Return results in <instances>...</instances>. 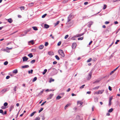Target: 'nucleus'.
<instances>
[{"label": "nucleus", "instance_id": "nucleus-2", "mask_svg": "<svg viewBox=\"0 0 120 120\" xmlns=\"http://www.w3.org/2000/svg\"><path fill=\"white\" fill-rule=\"evenodd\" d=\"M8 90V88H4L0 92L2 94H3Z\"/></svg>", "mask_w": 120, "mask_h": 120}, {"label": "nucleus", "instance_id": "nucleus-20", "mask_svg": "<svg viewBox=\"0 0 120 120\" xmlns=\"http://www.w3.org/2000/svg\"><path fill=\"white\" fill-rule=\"evenodd\" d=\"M3 51H6L7 52H10V51L9 49H4L3 50Z\"/></svg>", "mask_w": 120, "mask_h": 120}, {"label": "nucleus", "instance_id": "nucleus-56", "mask_svg": "<svg viewBox=\"0 0 120 120\" xmlns=\"http://www.w3.org/2000/svg\"><path fill=\"white\" fill-rule=\"evenodd\" d=\"M27 32L26 30L24 32V34L23 35V36L25 35H26L27 34Z\"/></svg>", "mask_w": 120, "mask_h": 120}, {"label": "nucleus", "instance_id": "nucleus-59", "mask_svg": "<svg viewBox=\"0 0 120 120\" xmlns=\"http://www.w3.org/2000/svg\"><path fill=\"white\" fill-rule=\"evenodd\" d=\"M46 101H45V102H43L41 105V106H42L43 105H44L45 104L46 102Z\"/></svg>", "mask_w": 120, "mask_h": 120}, {"label": "nucleus", "instance_id": "nucleus-58", "mask_svg": "<svg viewBox=\"0 0 120 120\" xmlns=\"http://www.w3.org/2000/svg\"><path fill=\"white\" fill-rule=\"evenodd\" d=\"M3 110L1 109H0V113H2V114H3Z\"/></svg>", "mask_w": 120, "mask_h": 120}, {"label": "nucleus", "instance_id": "nucleus-60", "mask_svg": "<svg viewBox=\"0 0 120 120\" xmlns=\"http://www.w3.org/2000/svg\"><path fill=\"white\" fill-rule=\"evenodd\" d=\"M120 41V40H117L116 41L115 43V44H117L118 43V42H119Z\"/></svg>", "mask_w": 120, "mask_h": 120}, {"label": "nucleus", "instance_id": "nucleus-4", "mask_svg": "<svg viewBox=\"0 0 120 120\" xmlns=\"http://www.w3.org/2000/svg\"><path fill=\"white\" fill-rule=\"evenodd\" d=\"M93 23V22L92 21H90L88 23L87 26L89 27H90L91 25H92Z\"/></svg>", "mask_w": 120, "mask_h": 120}, {"label": "nucleus", "instance_id": "nucleus-61", "mask_svg": "<svg viewBox=\"0 0 120 120\" xmlns=\"http://www.w3.org/2000/svg\"><path fill=\"white\" fill-rule=\"evenodd\" d=\"M68 37V35H66L64 37V38L65 39H67Z\"/></svg>", "mask_w": 120, "mask_h": 120}, {"label": "nucleus", "instance_id": "nucleus-55", "mask_svg": "<svg viewBox=\"0 0 120 120\" xmlns=\"http://www.w3.org/2000/svg\"><path fill=\"white\" fill-rule=\"evenodd\" d=\"M31 28H29L27 30H26V31L27 32H29L31 30Z\"/></svg>", "mask_w": 120, "mask_h": 120}, {"label": "nucleus", "instance_id": "nucleus-37", "mask_svg": "<svg viewBox=\"0 0 120 120\" xmlns=\"http://www.w3.org/2000/svg\"><path fill=\"white\" fill-rule=\"evenodd\" d=\"M111 30V28L110 27H109L107 29V31L109 32V31H110Z\"/></svg>", "mask_w": 120, "mask_h": 120}, {"label": "nucleus", "instance_id": "nucleus-22", "mask_svg": "<svg viewBox=\"0 0 120 120\" xmlns=\"http://www.w3.org/2000/svg\"><path fill=\"white\" fill-rule=\"evenodd\" d=\"M33 71V70L32 69H31L30 71H29L28 72L29 74H32Z\"/></svg>", "mask_w": 120, "mask_h": 120}, {"label": "nucleus", "instance_id": "nucleus-29", "mask_svg": "<svg viewBox=\"0 0 120 120\" xmlns=\"http://www.w3.org/2000/svg\"><path fill=\"white\" fill-rule=\"evenodd\" d=\"M37 79V78L36 77H35L32 80V81L33 82H34Z\"/></svg>", "mask_w": 120, "mask_h": 120}, {"label": "nucleus", "instance_id": "nucleus-53", "mask_svg": "<svg viewBox=\"0 0 120 120\" xmlns=\"http://www.w3.org/2000/svg\"><path fill=\"white\" fill-rule=\"evenodd\" d=\"M85 85H82V86H80V89H82V88H84V87L85 86Z\"/></svg>", "mask_w": 120, "mask_h": 120}, {"label": "nucleus", "instance_id": "nucleus-26", "mask_svg": "<svg viewBox=\"0 0 120 120\" xmlns=\"http://www.w3.org/2000/svg\"><path fill=\"white\" fill-rule=\"evenodd\" d=\"M47 71V69H45L44 70V71L43 72V73H42V74L43 75H44L46 73V72Z\"/></svg>", "mask_w": 120, "mask_h": 120}, {"label": "nucleus", "instance_id": "nucleus-15", "mask_svg": "<svg viewBox=\"0 0 120 120\" xmlns=\"http://www.w3.org/2000/svg\"><path fill=\"white\" fill-rule=\"evenodd\" d=\"M28 56L30 58H32L33 56V55L32 53H30V54H29L28 55Z\"/></svg>", "mask_w": 120, "mask_h": 120}, {"label": "nucleus", "instance_id": "nucleus-32", "mask_svg": "<svg viewBox=\"0 0 120 120\" xmlns=\"http://www.w3.org/2000/svg\"><path fill=\"white\" fill-rule=\"evenodd\" d=\"M56 59L58 60H60V59L59 57L57 55H56L55 56Z\"/></svg>", "mask_w": 120, "mask_h": 120}, {"label": "nucleus", "instance_id": "nucleus-41", "mask_svg": "<svg viewBox=\"0 0 120 120\" xmlns=\"http://www.w3.org/2000/svg\"><path fill=\"white\" fill-rule=\"evenodd\" d=\"M99 80H96L93 82V84H95L97 83H98L99 82Z\"/></svg>", "mask_w": 120, "mask_h": 120}, {"label": "nucleus", "instance_id": "nucleus-54", "mask_svg": "<svg viewBox=\"0 0 120 120\" xmlns=\"http://www.w3.org/2000/svg\"><path fill=\"white\" fill-rule=\"evenodd\" d=\"M60 99V96H58L56 98V99Z\"/></svg>", "mask_w": 120, "mask_h": 120}, {"label": "nucleus", "instance_id": "nucleus-24", "mask_svg": "<svg viewBox=\"0 0 120 120\" xmlns=\"http://www.w3.org/2000/svg\"><path fill=\"white\" fill-rule=\"evenodd\" d=\"M84 34V33H82L80 34H77V37H79L81 36Z\"/></svg>", "mask_w": 120, "mask_h": 120}, {"label": "nucleus", "instance_id": "nucleus-14", "mask_svg": "<svg viewBox=\"0 0 120 120\" xmlns=\"http://www.w3.org/2000/svg\"><path fill=\"white\" fill-rule=\"evenodd\" d=\"M8 22L11 23L12 22L13 20L11 18H10L8 19Z\"/></svg>", "mask_w": 120, "mask_h": 120}, {"label": "nucleus", "instance_id": "nucleus-51", "mask_svg": "<svg viewBox=\"0 0 120 120\" xmlns=\"http://www.w3.org/2000/svg\"><path fill=\"white\" fill-rule=\"evenodd\" d=\"M64 94V93H62L60 94V98L63 96Z\"/></svg>", "mask_w": 120, "mask_h": 120}, {"label": "nucleus", "instance_id": "nucleus-23", "mask_svg": "<svg viewBox=\"0 0 120 120\" xmlns=\"http://www.w3.org/2000/svg\"><path fill=\"white\" fill-rule=\"evenodd\" d=\"M29 43H30L32 44V45H33L34 44V40H31L29 42Z\"/></svg>", "mask_w": 120, "mask_h": 120}, {"label": "nucleus", "instance_id": "nucleus-17", "mask_svg": "<svg viewBox=\"0 0 120 120\" xmlns=\"http://www.w3.org/2000/svg\"><path fill=\"white\" fill-rule=\"evenodd\" d=\"M32 28H33L34 30H38V29L37 27L36 26H33Z\"/></svg>", "mask_w": 120, "mask_h": 120}, {"label": "nucleus", "instance_id": "nucleus-27", "mask_svg": "<svg viewBox=\"0 0 120 120\" xmlns=\"http://www.w3.org/2000/svg\"><path fill=\"white\" fill-rule=\"evenodd\" d=\"M78 104H80V105H81L83 103L82 102H80V101H78L77 102Z\"/></svg>", "mask_w": 120, "mask_h": 120}, {"label": "nucleus", "instance_id": "nucleus-44", "mask_svg": "<svg viewBox=\"0 0 120 120\" xmlns=\"http://www.w3.org/2000/svg\"><path fill=\"white\" fill-rule=\"evenodd\" d=\"M47 14H44V15H42V18H45L46 16L47 15Z\"/></svg>", "mask_w": 120, "mask_h": 120}, {"label": "nucleus", "instance_id": "nucleus-33", "mask_svg": "<svg viewBox=\"0 0 120 120\" xmlns=\"http://www.w3.org/2000/svg\"><path fill=\"white\" fill-rule=\"evenodd\" d=\"M19 8H20L21 10H22V9L24 10L25 8L24 7H19Z\"/></svg>", "mask_w": 120, "mask_h": 120}, {"label": "nucleus", "instance_id": "nucleus-62", "mask_svg": "<svg viewBox=\"0 0 120 120\" xmlns=\"http://www.w3.org/2000/svg\"><path fill=\"white\" fill-rule=\"evenodd\" d=\"M10 78V76L9 75H8L6 77V79H8Z\"/></svg>", "mask_w": 120, "mask_h": 120}, {"label": "nucleus", "instance_id": "nucleus-13", "mask_svg": "<svg viewBox=\"0 0 120 120\" xmlns=\"http://www.w3.org/2000/svg\"><path fill=\"white\" fill-rule=\"evenodd\" d=\"M29 67V66L28 65H26L24 66H22V67L23 68H28Z\"/></svg>", "mask_w": 120, "mask_h": 120}, {"label": "nucleus", "instance_id": "nucleus-35", "mask_svg": "<svg viewBox=\"0 0 120 120\" xmlns=\"http://www.w3.org/2000/svg\"><path fill=\"white\" fill-rule=\"evenodd\" d=\"M60 22L59 21H57L56 23H55L54 24V26H56Z\"/></svg>", "mask_w": 120, "mask_h": 120}, {"label": "nucleus", "instance_id": "nucleus-19", "mask_svg": "<svg viewBox=\"0 0 120 120\" xmlns=\"http://www.w3.org/2000/svg\"><path fill=\"white\" fill-rule=\"evenodd\" d=\"M44 47V45H40L39 46V49H42Z\"/></svg>", "mask_w": 120, "mask_h": 120}, {"label": "nucleus", "instance_id": "nucleus-16", "mask_svg": "<svg viewBox=\"0 0 120 120\" xmlns=\"http://www.w3.org/2000/svg\"><path fill=\"white\" fill-rule=\"evenodd\" d=\"M98 98L97 97H96L94 98V101L96 102L97 103L98 102Z\"/></svg>", "mask_w": 120, "mask_h": 120}, {"label": "nucleus", "instance_id": "nucleus-45", "mask_svg": "<svg viewBox=\"0 0 120 120\" xmlns=\"http://www.w3.org/2000/svg\"><path fill=\"white\" fill-rule=\"evenodd\" d=\"M8 105V103L7 102H5L4 104V106L5 107L6 106H7Z\"/></svg>", "mask_w": 120, "mask_h": 120}, {"label": "nucleus", "instance_id": "nucleus-38", "mask_svg": "<svg viewBox=\"0 0 120 120\" xmlns=\"http://www.w3.org/2000/svg\"><path fill=\"white\" fill-rule=\"evenodd\" d=\"M113 109L112 108H111L109 110L108 112H111L113 111Z\"/></svg>", "mask_w": 120, "mask_h": 120}, {"label": "nucleus", "instance_id": "nucleus-63", "mask_svg": "<svg viewBox=\"0 0 120 120\" xmlns=\"http://www.w3.org/2000/svg\"><path fill=\"white\" fill-rule=\"evenodd\" d=\"M95 94H100L98 92V91L96 92L95 93Z\"/></svg>", "mask_w": 120, "mask_h": 120}, {"label": "nucleus", "instance_id": "nucleus-52", "mask_svg": "<svg viewBox=\"0 0 120 120\" xmlns=\"http://www.w3.org/2000/svg\"><path fill=\"white\" fill-rule=\"evenodd\" d=\"M112 97H110L109 100V102H111L112 100Z\"/></svg>", "mask_w": 120, "mask_h": 120}, {"label": "nucleus", "instance_id": "nucleus-30", "mask_svg": "<svg viewBox=\"0 0 120 120\" xmlns=\"http://www.w3.org/2000/svg\"><path fill=\"white\" fill-rule=\"evenodd\" d=\"M35 62V60H32L31 61L30 63H31L32 64H33Z\"/></svg>", "mask_w": 120, "mask_h": 120}, {"label": "nucleus", "instance_id": "nucleus-43", "mask_svg": "<svg viewBox=\"0 0 120 120\" xmlns=\"http://www.w3.org/2000/svg\"><path fill=\"white\" fill-rule=\"evenodd\" d=\"M106 7H107L106 5V4H104V7H103V9H105L106 8Z\"/></svg>", "mask_w": 120, "mask_h": 120}, {"label": "nucleus", "instance_id": "nucleus-7", "mask_svg": "<svg viewBox=\"0 0 120 120\" xmlns=\"http://www.w3.org/2000/svg\"><path fill=\"white\" fill-rule=\"evenodd\" d=\"M23 61V62L27 61L28 59V58L26 56H24L22 58Z\"/></svg>", "mask_w": 120, "mask_h": 120}, {"label": "nucleus", "instance_id": "nucleus-9", "mask_svg": "<svg viewBox=\"0 0 120 120\" xmlns=\"http://www.w3.org/2000/svg\"><path fill=\"white\" fill-rule=\"evenodd\" d=\"M14 105H11L10 107V109L9 110L10 112H11L12 110L14 108Z\"/></svg>", "mask_w": 120, "mask_h": 120}, {"label": "nucleus", "instance_id": "nucleus-57", "mask_svg": "<svg viewBox=\"0 0 120 120\" xmlns=\"http://www.w3.org/2000/svg\"><path fill=\"white\" fill-rule=\"evenodd\" d=\"M7 114V111H6L4 112L2 114L3 115H4L6 114Z\"/></svg>", "mask_w": 120, "mask_h": 120}, {"label": "nucleus", "instance_id": "nucleus-49", "mask_svg": "<svg viewBox=\"0 0 120 120\" xmlns=\"http://www.w3.org/2000/svg\"><path fill=\"white\" fill-rule=\"evenodd\" d=\"M68 1V0H64L62 2V3H65Z\"/></svg>", "mask_w": 120, "mask_h": 120}, {"label": "nucleus", "instance_id": "nucleus-31", "mask_svg": "<svg viewBox=\"0 0 120 120\" xmlns=\"http://www.w3.org/2000/svg\"><path fill=\"white\" fill-rule=\"evenodd\" d=\"M44 91V90H42V91H41L39 94H38V95H41L42 93H43V92Z\"/></svg>", "mask_w": 120, "mask_h": 120}, {"label": "nucleus", "instance_id": "nucleus-40", "mask_svg": "<svg viewBox=\"0 0 120 120\" xmlns=\"http://www.w3.org/2000/svg\"><path fill=\"white\" fill-rule=\"evenodd\" d=\"M54 80L53 79H52V78H50V80H49V82H51L52 81H54Z\"/></svg>", "mask_w": 120, "mask_h": 120}, {"label": "nucleus", "instance_id": "nucleus-8", "mask_svg": "<svg viewBox=\"0 0 120 120\" xmlns=\"http://www.w3.org/2000/svg\"><path fill=\"white\" fill-rule=\"evenodd\" d=\"M76 44L75 43H74L72 44V49H74L76 47Z\"/></svg>", "mask_w": 120, "mask_h": 120}, {"label": "nucleus", "instance_id": "nucleus-1", "mask_svg": "<svg viewBox=\"0 0 120 120\" xmlns=\"http://www.w3.org/2000/svg\"><path fill=\"white\" fill-rule=\"evenodd\" d=\"M74 15L71 14H70L68 17L67 23L68 25H68V27L71 26L73 24V21H71L70 23H69V22L72 19Z\"/></svg>", "mask_w": 120, "mask_h": 120}, {"label": "nucleus", "instance_id": "nucleus-11", "mask_svg": "<svg viewBox=\"0 0 120 120\" xmlns=\"http://www.w3.org/2000/svg\"><path fill=\"white\" fill-rule=\"evenodd\" d=\"M71 105V104L70 103H69L67 104L66 105L65 107H64V109L65 110H66L67 108L69 106Z\"/></svg>", "mask_w": 120, "mask_h": 120}, {"label": "nucleus", "instance_id": "nucleus-34", "mask_svg": "<svg viewBox=\"0 0 120 120\" xmlns=\"http://www.w3.org/2000/svg\"><path fill=\"white\" fill-rule=\"evenodd\" d=\"M92 60V59L91 58H89L87 60V63L89 62H90Z\"/></svg>", "mask_w": 120, "mask_h": 120}, {"label": "nucleus", "instance_id": "nucleus-50", "mask_svg": "<svg viewBox=\"0 0 120 120\" xmlns=\"http://www.w3.org/2000/svg\"><path fill=\"white\" fill-rule=\"evenodd\" d=\"M40 118L38 117H37L34 120H40Z\"/></svg>", "mask_w": 120, "mask_h": 120}, {"label": "nucleus", "instance_id": "nucleus-36", "mask_svg": "<svg viewBox=\"0 0 120 120\" xmlns=\"http://www.w3.org/2000/svg\"><path fill=\"white\" fill-rule=\"evenodd\" d=\"M99 86H97L95 87H94L93 88V90H96V89H97L99 88Z\"/></svg>", "mask_w": 120, "mask_h": 120}, {"label": "nucleus", "instance_id": "nucleus-42", "mask_svg": "<svg viewBox=\"0 0 120 120\" xmlns=\"http://www.w3.org/2000/svg\"><path fill=\"white\" fill-rule=\"evenodd\" d=\"M17 86H15L14 87L13 90L14 91H16V88H17Z\"/></svg>", "mask_w": 120, "mask_h": 120}, {"label": "nucleus", "instance_id": "nucleus-12", "mask_svg": "<svg viewBox=\"0 0 120 120\" xmlns=\"http://www.w3.org/2000/svg\"><path fill=\"white\" fill-rule=\"evenodd\" d=\"M44 26L45 28L46 29H48L49 27V26L46 24H45Z\"/></svg>", "mask_w": 120, "mask_h": 120}, {"label": "nucleus", "instance_id": "nucleus-47", "mask_svg": "<svg viewBox=\"0 0 120 120\" xmlns=\"http://www.w3.org/2000/svg\"><path fill=\"white\" fill-rule=\"evenodd\" d=\"M83 39V37H82L81 38H78V40H82Z\"/></svg>", "mask_w": 120, "mask_h": 120}, {"label": "nucleus", "instance_id": "nucleus-25", "mask_svg": "<svg viewBox=\"0 0 120 120\" xmlns=\"http://www.w3.org/2000/svg\"><path fill=\"white\" fill-rule=\"evenodd\" d=\"M36 113V111H34L30 115V116L31 117L33 116Z\"/></svg>", "mask_w": 120, "mask_h": 120}, {"label": "nucleus", "instance_id": "nucleus-39", "mask_svg": "<svg viewBox=\"0 0 120 120\" xmlns=\"http://www.w3.org/2000/svg\"><path fill=\"white\" fill-rule=\"evenodd\" d=\"M43 108H41L39 110V113H40V112H41L43 109Z\"/></svg>", "mask_w": 120, "mask_h": 120}, {"label": "nucleus", "instance_id": "nucleus-64", "mask_svg": "<svg viewBox=\"0 0 120 120\" xmlns=\"http://www.w3.org/2000/svg\"><path fill=\"white\" fill-rule=\"evenodd\" d=\"M109 89L110 91H111L112 90L111 87L109 86Z\"/></svg>", "mask_w": 120, "mask_h": 120}, {"label": "nucleus", "instance_id": "nucleus-48", "mask_svg": "<svg viewBox=\"0 0 120 120\" xmlns=\"http://www.w3.org/2000/svg\"><path fill=\"white\" fill-rule=\"evenodd\" d=\"M49 44L47 42H45V46H47Z\"/></svg>", "mask_w": 120, "mask_h": 120}, {"label": "nucleus", "instance_id": "nucleus-18", "mask_svg": "<svg viewBox=\"0 0 120 120\" xmlns=\"http://www.w3.org/2000/svg\"><path fill=\"white\" fill-rule=\"evenodd\" d=\"M18 72V71L17 69H15L13 71V73L14 74H16Z\"/></svg>", "mask_w": 120, "mask_h": 120}, {"label": "nucleus", "instance_id": "nucleus-46", "mask_svg": "<svg viewBox=\"0 0 120 120\" xmlns=\"http://www.w3.org/2000/svg\"><path fill=\"white\" fill-rule=\"evenodd\" d=\"M8 62L7 61H6L4 63V64L5 65H6L8 64Z\"/></svg>", "mask_w": 120, "mask_h": 120}, {"label": "nucleus", "instance_id": "nucleus-21", "mask_svg": "<svg viewBox=\"0 0 120 120\" xmlns=\"http://www.w3.org/2000/svg\"><path fill=\"white\" fill-rule=\"evenodd\" d=\"M104 91V90H99L98 91L99 92V94H102Z\"/></svg>", "mask_w": 120, "mask_h": 120}, {"label": "nucleus", "instance_id": "nucleus-3", "mask_svg": "<svg viewBox=\"0 0 120 120\" xmlns=\"http://www.w3.org/2000/svg\"><path fill=\"white\" fill-rule=\"evenodd\" d=\"M92 75V72H90L88 74V77L87 78V79L89 80L91 77V76Z\"/></svg>", "mask_w": 120, "mask_h": 120}, {"label": "nucleus", "instance_id": "nucleus-28", "mask_svg": "<svg viewBox=\"0 0 120 120\" xmlns=\"http://www.w3.org/2000/svg\"><path fill=\"white\" fill-rule=\"evenodd\" d=\"M34 3H31L28 4V5L30 6H32L34 5Z\"/></svg>", "mask_w": 120, "mask_h": 120}, {"label": "nucleus", "instance_id": "nucleus-6", "mask_svg": "<svg viewBox=\"0 0 120 120\" xmlns=\"http://www.w3.org/2000/svg\"><path fill=\"white\" fill-rule=\"evenodd\" d=\"M60 55L63 57H64L65 56V54L63 51L61 49H60Z\"/></svg>", "mask_w": 120, "mask_h": 120}, {"label": "nucleus", "instance_id": "nucleus-5", "mask_svg": "<svg viewBox=\"0 0 120 120\" xmlns=\"http://www.w3.org/2000/svg\"><path fill=\"white\" fill-rule=\"evenodd\" d=\"M53 94H51L49 96V97L47 98V100H49V99H51L53 96Z\"/></svg>", "mask_w": 120, "mask_h": 120}, {"label": "nucleus", "instance_id": "nucleus-10", "mask_svg": "<svg viewBox=\"0 0 120 120\" xmlns=\"http://www.w3.org/2000/svg\"><path fill=\"white\" fill-rule=\"evenodd\" d=\"M48 53L49 55H52L54 54V52L51 51L48 52Z\"/></svg>", "mask_w": 120, "mask_h": 120}]
</instances>
